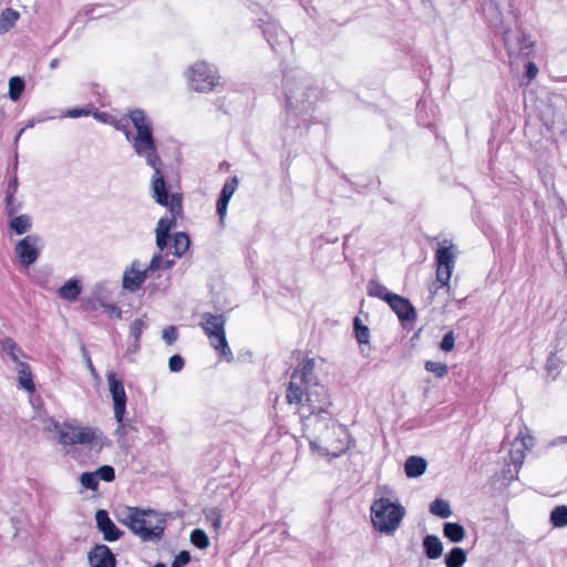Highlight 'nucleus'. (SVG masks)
<instances>
[{
    "mask_svg": "<svg viewBox=\"0 0 567 567\" xmlns=\"http://www.w3.org/2000/svg\"><path fill=\"white\" fill-rule=\"evenodd\" d=\"M282 93L287 123L292 127L307 125L308 118L321 95L316 80L306 71L291 69L284 73Z\"/></svg>",
    "mask_w": 567,
    "mask_h": 567,
    "instance_id": "nucleus-1",
    "label": "nucleus"
},
{
    "mask_svg": "<svg viewBox=\"0 0 567 567\" xmlns=\"http://www.w3.org/2000/svg\"><path fill=\"white\" fill-rule=\"evenodd\" d=\"M388 305L391 307V309L398 315L400 320H412L415 317L414 308L412 307L411 302L396 295L393 293L388 297Z\"/></svg>",
    "mask_w": 567,
    "mask_h": 567,
    "instance_id": "nucleus-20",
    "label": "nucleus"
},
{
    "mask_svg": "<svg viewBox=\"0 0 567 567\" xmlns=\"http://www.w3.org/2000/svg\"><path fill=\"white\" fill-rule=\"evenodd\" d=\"M20 18V13L12 9L7 8L0 13V34L7 33L11 28L14 27Z\"/></svg>",
    "mask_w": 567,
    "mask_h": 567,
    "instance_id": "nucleus-25",
    "label": "nucleus"
},
{
    "mask_svg": "<svg viewBox=\"0 0 567 567\" xmlns=\"http://www.w3.org/2000/svg\"><path fill=\"white\" fill-rule=\"evenodd\" d=\"M228 203H229V200L220 198V197L217 200L216 210H217V214L219 216V220L221 224L224 223V218L227 213Z\"/></svg>",
    "mask_w": 567,
    "mask_h": 567,
    "instance_id": "nucleus-54",
    "label": "nucleus"
},
{
    "mask_svg": "<svg viewBox=\"0 0 567 567\" xmlns=\"http://www.w3.org/2000/svg\"><path fill=\"white\" fill-rule=\"evenodd\" d=\"M41 248V238L38 235H28L16 245L14 252L19 262L24 267H29L39 258Z\"/></svg>",
    "mask_w": 567,
    "mask_h": 567,
    "instance_id": "nucleus-12",
    "label": "nucleus"
},
{
    "mask_svg": "<svg viewBox=\"0 0 567 567\" xmlns=\"http://www.w3.org/2000/svg\"><path fill=\"white\" fill-rule=\"evenodd\" d=\"M99 302H100V306L104 308V311L110 317L121 318L122 311H121V309L116 305H114V303H105L103 301H99Z\"/></svg>",
    "mask_w": 567,
    "mask_h": 567,
    "instance_id": "nucleus-52",
    "label": "nucleus"
},
{
    "mask_svg": "<svg viewBox=\"0 0 567 567\" xmlns=\"http://www.w3.org/2000/svg\"><path fill=\"white\" fill-rule=\"evenodd\" d=\"M128 117L135 128V133L130 130L127 124L121 121L112 122L114 128L125 135L126 141L138 157L143 158L145 163L154 164L157 159V144L153 134L151 118L141 109L130 111Z\"/></svg>",
    "mask_w": 567,
    "mask_h": 567,
    "instance_id": "nucleus-3",
    "label": "nucleus"
},
{
    "mask_svg": "<svg viewBox=\"0 0 567 567\" xmlns=\"http://www.w3.org/2000/svg\"><path fill=\"white\" fill-rule=\"evenodd\" d=\"M190 561V555L187 550H182L179 554L174 558L171 567H183L187 565Z\"/></svg>",
    "mask_w": 567,
    "mask_h": 567,
    "instance_id": "nucleus-50",
    "label": "nucleus"
},
{
    "mask_svg": "<svg viewBox=\"0 0 567 567\" xmlns=\"http://www.w3.org/2000/svg\"><path fill=\"white\" fill-rule=\"evenodd\" d=\"M124 429H125L124 423H123V422H122V423H118V427L116 429L115 433H116L117 435L123 436V435L125 434V430H124Z\"/></svg>",
    "mask_w": 567,
    "mask_h": 567,
    "instance_id": "nucleus-62",
    "label": "nucleus"
},
{
    "mask_svg": "<svg viewBox=\"0 0 567 567\" xmlns=\"http://www.w3.org/2000/svg\"><path fill=\"white\" fill-rule=\"evenodd\" d=\"M25 87L24 81L20 76H12L9 80V97L12 101H18Z\"/></svg>",
    "mask_w": 567,
    "mask_h": 567,
    "instance_id": "nucleus-33",
    "label": "nucleus"
},
{
    "mask_svg": "<svg viewBox=\"0 0 567 567\" xmlns=\"http://www.w3.org/2000/svg\"><path fill=\"white\" fill-rule=\"evenodd\" d=\"M17 370L20 385L29 392L35 390L30 365L25 362H18Z\"/></svg>",
    "mask_w": 567,
    "mask_h": 567,
    "instance_id": "nucleus-24",
    "label": "nucleus"
},
{
    "mask_svg": "<svg viewBox=\"0 0 567 567\" xmlns=\"http://www.w3.org/2000/svg\"><path fill=\"white\" fill-rule=\"evenodd\" d=\"M190 542L199 549H206L209 546V538L207 534L200 528H196L192 532Z\"/></svg>",
    "mask_w": 567,
    "mask_h": 567,
    "instance_id": "nucleus-36",
    "label": "nucleus"
},
{
    "mask_svg": "<svg viewBox=\"0 0 567 567\" xmlns=\"http://www.w3.org/2000/svg\"><path fill=\"white\" fill-rule=\"evenodd\" d=\"M435 251L436 280L440 287L450 289V279L456 262V246L449 240Z\"/></svg>",
    "mask_w": 567,
    "mask_h": 567,
    "instance_id": "nucleus-10",
    "label": "nucleus"
},
{
    "mask_svg": "<svg viewBox=\"0 0 567 567\" xmlns=\"http://www.w3.org/2000/svg\"><path fill=\"white\" fill-rule=\"evenodd\" d=\"M189 244H190V240L186 233H184V231L176 233L174 236V243H173L174 255L176 257H182L189 248Z\"/></svg>",
    "mask_w": 567,
    "mask_h": 567,
    "instance_id": "nucleus-32",
    "label": "nucleus"
},
{
    "mask_svg": "<svg viewBox=\"0 0 567 567\" xmlns=\"http://www.w3.org/2000/svg\"><path fill=\"white\" fill-rule=\"evenodd\" d=\"M454 342H455L454 333H453V331H449L444 334V337L440 343V348H441V350H443L445 352H450L454 348Z\"/></svg>",
    "mask_w": 567,
    "mask_h": 567,
    "instance_id": "nucleus-48",
    "label": "nucleus"
},
{
    "mask_svg": "<svg viewBox=\"0 0 567 567\" xmlns=\"http://www.w3.org/2000/svg\"><path fill=\"white\" fill-rule=\"evenodd\" d=\"M205 517L208 522H210L212 524V527L218 532L221 527V509L218 508V507H212V508H208L206 509L205 512Z\"/></svg>",
    "mask_w": 567,
    "mask_h": 567,
    "instance_id": "nucleus-37",
    "label": "nucleus"
},
{
    "mask_svg": "<svg viewBox=\"0 0 567 567\" xmlns=\"http://www.w3.org/2000/svg\"><path fill=\"white\" fill-rule=\"evenodd\" d=\"M185 364L184 359L179 354H174L168 360V368L172 372H179Z\"/></svg>",
    "mask_w": 567,
    "mask_h": 567,
    "instance_id": "nucleus-49",
    "label": "nucleus"
},
{
    "mask_svg": "<svg viewBox=\"0 0 567 567\" xmlns=\"http://www.w3.org/2000/svg\"><path fill=\"white\" fill-rule=\"evenodd\" d=\"M295 404L299 405L298 412L302 419H308L311 415L331 416L328 413V409L331 405L330 395L328 390L318 382L303 386L301 403Z\"/></svg>",
    "mask_w": 567,
    "mask_h": 567,
    "instance_id": "nucleus-7",
    "label": "nucleus"
},
{
    "mask_svg": "<svg viewBox=\"0 0 567 567\" xmlns=\"http://www.w3.org/2000/svg\"><path fill=\"white\" fill-rule=\"evenodd\" d=\"M91 567H115L116 559L106 545H95L87 555Z\"/></svg>",
    "mask_w": 567,
    "mask_h": 567,
    "instance_id": "nucleus-18",
    "label": "nucleus"
},
{
    "mask_svg": "<svg viewBox=\"0 0 567 567\" xmlns=\"http://www.w3.org/2000/svg\"><path fill=\"white\" fill-rule=\"evenodd\" d=\"M140 350V341H135V339H133V342L132 344L127 348V351L126 353L130 354V353H136L138 352Z\"/></svg>",
    "mask_w": 567,
    "mask_h": 567,
    "instance_id": "nucleus-59",
    "label": "nucleus"
},
{
    "mask_svg": "<svg viewBox=\"0 0 567 567\" xmlns=\"http://www.w3.org/2000/svg\"><path fill=\"white\" fill-rule=\"evenodd\" d=\"M370 511L373 527L385 535H393L405 516V508L386 497L375 499Z\"/></svg>",
    "mask_w": 567,
    "mask_h": 567,
    "instance_id": "nucleus-5",
    "label": "nucleus"
},
{
    "mask_svg": "<svg viewBox=\"0 0 567 567\" xmlns=\"http://www.w3.org/2000/svg\"><path fill=\"white\" fill-rule=\"evenodd\" d=\"M174 265V260L164 258V269H169Z\"/></svg>",
    "mask_w": 567,
    "mask_h": 567,
    "instance_id": "nucleus-64",
    "label": "nucleus"
},
{
    "mask_svg": "<svg viewBox=\"0 0 567 567\" xmlns=\"http://www.w3.org/2000/svg\"><path fill=\"white\" fill-rule=\"evenodd\" d=\"M355 338L360 344H368L370 340V331L367 326H364L360 318L355 317L353 321Z\"/></svg>",
    "mask_w": 567,
    "mask_h": 567,
    "instance_id": "nucleus-35",
    "label": "nucleus"
},
{
    "mask_svg": "<svg viewBox=\"0 0 567 567\" xmlns=\"http://www.w3.org/2000/svg\"><path fill=\"white\" fill-rule=\"evenodd\" d=\"M0 344H1V350L2 352H4L6 354H8L10 357V359L18 364V362H21L19 360V358L23 354L21 348L17 344V342L7 337V338H3L1 339L0 341Z\"/></svg>",
    "mask_w": 567,
    "mask_h": 567,
    "instance_id": "nucleus-26",
    "label": "nucleus"
},
{
    "mask_svg": "<svg viewBox=\"0 0 567 567\" xmlns=\"http://www.w3.org/2000/svg\"><path fill=\"white\" fill-rule=\"evenodd\" d=\"M313 370V359H306L292 372L291 380L286 393V399L289 404L301 403V398L303 396V386L316 382L312 375Z\"/></svg>",
    "mask_w": 567,
    "mask_h": 567,
    "instance_id": "nucleus-9",
    "label": "nucleus"
},
{
    "mask_svg": "<svg viewBox=\"0 0 567 567\" xmlns=\"http://www.w3.org/2000/svg\"><path fill=\"white\" fill-rule=\"evenodd\" d=\"M150 167L154 169V174L152 177V192L153 197L159 205H168V194L166 190V183L164 179V175L162 174L161 167L163 165V162L159 157V154L157 153V159L152 163H146Z\"/></svg>",
    "mask_w": 567,
    "mask_h": 567,
    "instance_id": "nucleus-16",
    "label": "nucleus"
},
{
    "mask_svg": "<svg viewBox=\"0 0 567 567\" xmlns=\"http://www.w3.org/2000/svg\"><path fill=\"white\" fill-rule=\"evenodd\" d=\"M80 482H81L82 486L87 489H91V491L97 489L99 481H97L95 472L82 473L80 476Z\"/></svg>",
    "mask_w": 567,
    "mask_h": 567,
    "instance_id": "nucleus-40",
    "label": "nucleus"
},
{
    "mask_svg": "<svg viewBox=\"0 0 567 567\" xmlns=\"http://www.w3.org/2000/svg\"><path fill=\"white\" fill-rule=\"evenodd\" d=\"M443 534L453 543H460L465 537V529L458 523H445Z\"/></svg>",
    "mask_w": 567,
    "mask_h": 567,
    "instance_id": "nucleus-28",
    "label": "nucleus"
},
{
    "mask_svg": "<svg viewBox=\"0 0 567 567\" xmlns=\"http://www.w3.org/2000/svg\"><path fill=\"white\" fill-rule=\"evenodd\" d=\"M226 318L224 315L205 312L202 315L200 327L208 337L210 344L218 354L228 362L233 361V352L227 343L225 333Z\"/></svg>",
    "mask_w": 567,
    "mask_h": 567,
    "instance_id": "nucleus-8",
    "label": "nucleus"
},
{
    "mask_svg": "<svg viewBox=\"0 0 567 567\" xmlns=\"http://www.w3.org/2000/svg\"><path fill=\"white\" fill-rule=\"evenodd\" d=\"M97 481L113 482L115 480V471L110 465H103L95 471Z\"/></svg>",
    "mask_w": 567,
    "mask_h": 567,
    "instance_id": "nucleus-45",
    "label": "nucleus"
},
{
    "mask_svg": "<svg viewBox=\"0 0 567 567\" xmlns=\"http://www.w3.org/2000/svg\"><path fill=\"white\" fill-rule=\"evenodd\" d=\"M147 324L143 319H135L130 327V336L140 341L143 330L146 329Z\"/></svg>",
    "mask_w": 567,
    "mask_h": 567,
    "instance_id": "nucleus-44",
    "label": "nucleus"
},
{
    "mask_svg": "<svg viewBox=\"0 0 567 567\" xmlns=\"http://www.w3.org/2000/svg\"><path fill=\"white\" fill-rule=\"evenodd\" d=\"M262 32L268 43L276 51L290 43V38L287 32L275 22H266Z\"/></svg>",
    "mask_w": 567,
    "mask_h": 567,
    "instance_id": "nucleus-19",
    "label": "nucleus"
},
{
    "mask_svg": "<svg viewBox=\"0 0 567 567\" xmlns=\"http://www.w3.org/2000/svg\"><path fill=\"white\" fill-rule=\"evenodd\" d=\"M4 202H6L7 215L9 217H13L19 212V209L21 208V204L20 203H16L14 196L10 197V200L8 199V197H6Z\"/></svg>",
    "mask_w": 567,
    "mask_h": 567,
    "instance_id": "nucleus-51",
    "label": "nucleus"
},
{
    "mask_svg": "<svg viewBox=\"0 0 567 567\" xmlns=\"http://www.w3.org/2000/svg\"><path fill=\"white\" fill-rule=\"evenodd\" d=\"M424 368L427 372L433 373L436 378L440 379L444 378L449 372L447 365L442 362L426 361Z\"/></svg>",
    "mask_w": 567,
    "mask_h": 567,
    "instance_id": "nucleus-39",
    "label": "nucleus"
},
{
    "mask_svg": "<svg viewBox=\"0 0 567 567\" xmlns=\"http://www.w3.org/2000/svg\"><path fill=\"white\" fill-rule=\"evenodd\" d=\"M110 392L114 403V416L117 423H122L124 420V413L126 409V393L124 390L123 382L116 378L115 372H109L106 374Z\"/></svg>",
    "mask_w": 567,
    "mask_h": 567,
    "instance_id": "nucleus-14",
    "label": "nucleus"
},
{
    "mask_svg": "<svg viewBox=\"0 0 567 567\" xmlns=\"http://www.w3.org/2000/svg\"><path fill=\"white\" fill-rule=\"evenodd\" d=\"M169 208L171 216L169 218H174V221H176V218L182 214L183 206H182V198L178 194H172L171 197H168V205H166Z\"/></svg>",
    "mask_w": 567,
    "mask_h": 567,
    "instance_id": "nucleus-38",
    "label": "nucleus"
},
{
    "mask_svg": "<svg viewBox=\"0 0 567 567\" xmlns=\"http://www.w3.org/2000/svg\"><path fill=\"white\" fill-rule=\"evenodd\" d=\"M306 431L311 450L318 451L321 455L337 457L349 446L347 427L331 416H317L306 424Z\"/></svg>",
    "mask_w": 567,
    "mask_h": 567,
    "instance_id": "nucleus-2",
    "label": "nucleus"
},
{
    "mask_svg": "<svg viewBox=\"0 0 567 567\" xmlns=\"http://www.w3.org/2000/svg\"><path fill=\"white\" fill-rule=\"evenodd\" d=\"M162 338L167 344H173L178 338L177 328L175 326L166 327L163 330Z\"/></svg>",
    "mask_w": 567,
    "mask_h": 567,
    "instance_id": "nucleus-46",
    "label": "nucleus"
},
{
    "mask_svg": "<svg viewBox=\"0 0 567 567\" xmlns=\"http://www.w3.org/2000/svg\"><path fill=\"white\" fill-rule=\"evenodd\" d=\"M175 223L176 221H174V218L164 216L158 220L155 233L169 236V230L175 226Z\"/></svg>",
    "mask_w": 567,
    "mask_h": 567,
    "instance_id": "nucleus-43",
    "label": "nucleus"
},
{
    "mask_svg": "<svg viewBox=\"0 0 567 567\" xmlns=\"http://www.w3.org/2000/svg\"><path fill=\"white\" fill-rule=\"evenodd\" d=\"M54 429L59 433V443L63 445L81 444L101 450L106 441V437L97 427L80 426L72 423H54Z\"/></svg>",
    "mask_w": 567,
    "mask_h": 567,
    "instance_id": "nucleus-6",
    "label": "nucleus"
},
{
    "mask_svg": "<svg viewBox=\"0 0 567 567\" xmlns=\"http://www.w3.org/2000/svg\"><path fill=\"white\" fill-rule=\"evenodd\" d=\"M120 522L138 536L142 542H158L162 539L166 520L157 512L127 506L121 512Z\"/></svg>",
    "mask_w": 567,
    "mask_h": 567,
    "instance_id": "nucleus-4",
    "label": "nucleus"
},
{
    "mask_svg": "<svg viewBox=\"0 0 567 567\" xmlns=\"http://www.w3.org/2000/svg\"><path fill=\"white\" fill-rule=\"evenodd\" d=\"M466 561V551L461 547H453L445 555L446 567H462Z\"/></svg>",
    "mask_w": 567,
    "mask_h": 567,
    "instance_id": "nucleus-29",
    "label": "nucleus"
},
{
    "mask_svg": "<svg viewBox=\"0 0 567 567\" xmlns=\"http://www.w3.org/2000/svg\"><path fill=\"white\" fill-rule=\"evenodd\" d=\"M368 295L388 301V297L393 293L388 291V289L379 281L371 280L368 284Z\"/></svg>",
    "mask_w": 567,
    "mask_h": 567,
    "instance_id": "nucleus-34",
    "label": "nucleus"
},
{
    "mask_svg": "<svg viewBox=\"0 0 567 567\" xmlns=\"http://www.w3.org/2000/svg\"><path fill=\"white\" fill-rule=\"evenodd\" d=\"M550 524L556 528H563L567 526V506L558 505L553 508L549 515Z\"/></svg>",
    "mask_w": 567,
    "mask_h": 567,
    "instance_id": "nucleus-30",
    "label": "nucleus"
},
{
    "mask_svg": "<svg viewBox=\"0 0 567 567\" xmlns=\"http://www.w3.org/2000/svg\"><path fill=\"white\" fill-rule=\"evenodd\" d=\"M427 463L421 456H410L404 464L405 475L408 477H419L426 470Z\"/></svg>",
    "mask_w": 567,
    "mask_h": 567,
    "instance_id": "nucleus-21",
    "label": "nucleus"
},
{
    "mask_svg": "<svg viewBox=\"0 0 567 567\" xmlns=\"http://www.w3.org/2000/svg\"><path fill=\"white\" fill-rule=\"evenodd\" d=\"M85 357H86L87 368L91 370V372H92V373H94V372H95V369H94V367H93V363H92V361H91L90 357H89L86 353H85Z\"/></svg>",
    "mask_w": 567,
    "mask_h": 567,
    "instance_id": "nucleus-63",
    "label": "nucleus"
},
{
    "mask_svg": "<svg viewBox=\"0 0 567 567\" xmlns=\"http://www.w3.org/2000/svg\"><path fill=\"white\" fill-rule=\"evenodd\" d=\"M213 66L205 62L195 63L188 71L189 85L197 92L212 91L217 82Z\"/></svg>",
    "mask_w": 567,
    "mask_h": 567,
    "instance_id": "nucleus-11",
    "label": "nucleus"
},
{
    "mask_svg": "<svg viewBox=\"0 0 567 567\" xmlns=\"http://www.w3.org/2000/svg\"><path fill=\"white\" fill-rule=\"evenodd\" d=\"M95 7H84L79 13L78 16H84V17H89L93 11H94Z\"/></svg>",
    "mask_w": 567,
    "mask_h": 567,
    "instance_id": "nucleus-60",
    "label": "nucleus"
},
{
    "mask_svg": "<svg viewBox=\"0 0 567 567\" xmlns=\"http://www.w3.org/2000/svg\"><path fill=\"white\" fill-rule=\"evenodd\" d=\"M504 42L508 55H529L533 49V42L530 39L520 30H507L504 32Z\"/></svg>",
    "mask_w": 567,
    "mask_h": 567,
    "instance_id": "nucleus-13",
    "label": "nucleus"
},
{
    "mask_svg": "<svg viewBox=\"0 0 567 567\" xmlns=\"http://www.w3.org/2000/svg\"><path fill=\"white\" fill-rule=\"evenodd\" d=\"M86 310H95L96 309V301L94 300H87L86 305L84 306Z\"/></svg>",
    "mask_w": 567,
    "mask_h": 567,
    "instance_id": "nucleus-61",
    "label": "nucleus"
},
{
    "mask_svg": "<svg viewBox=\"0 0 567 567\" xmlns=\"http://www.w3.org/2000/svg\"><path fill=\"white\" fill-rule=\"evenodd\" d=\"M89 114H90V110L74 107V109L66 110L64 116H69V117L75 118V117L87 116Z\"/></svg>",
    "mask_w": 567,
    "mask_h": 567,
    "instance_id": "nucleus-56",
    "label": "nucleus"
},
{
    "mask_svg": "<svg viewBox=\"0 0 567 567\" xmlns=\"http://www.w3.org/2000/svg\"><path fill=\"white\" fill-rule=\"evenodd\" d=\"M237 186H238V178L236 176H234L224 184L219 197L230 200Z\"/></svg>",
    "mask_w": 567,
    "mask_h": 567,
    "instance_id": "nucleus-42",
    "label": "nucleus"
},
{
    "mask_svg": "<svg viewBox=\"0 0 567 567\" xmlns=\"http://www.w3.org/2000/svg\"><path fill=\"white\" fill-rule=\"evenodd\" d=\"M146 269L150 274L164 269V256L161 252L154 255Z\"/></svg>",
    "mask_w": 567,
    "mask_h": 567,
    "instance_id": "nucleus-47",
    "label": "nucleus"
},
{
    "mask_svg": "<svg viewBox=\"0 0 567 567\" xmlns=\"http://www.w3.org/2000/svg\"><path fill=\"white\" fill-rule=\"evenodd\" d=\"M169 236L167 235H161L156 234V246L158 247L159 251L164 250V248L167 246Z\"/></svg>",
    "mask_w": 567,
    "mask_h": 567,
    "instance_id": "nucleus-57",
    "label": "nucleus"
},
{
    "mask_svg": "<svg viewBox=\"0 0 567 567\" xmlns=\"http://www.w3.org/2000/svg\"><path fill=\"white\" fill-rule=\"evenodd\" d=\"M95 522L105 540L115 542L122 537L123 532L116 527L105 509H99L95 513Z\"/></svg>",
    "mask_w": 567,
    "mask_h": 567,
    "instance_id": "nucleus-17",
    "label": "nucleus"
},
{
    "mask_svg": "<svg viewBox=\"0 0 567 567\" xmlns=\"http://www.w3.org/2000/svg\"><path fill=\"white\" fill-rule=\"evenodd\" d=\"M509 458L516 468L520 467L524 462V452L520 449L512 450L509 452Z\"/></svg>",
    "mask_w": 567,
    "mask_h": 567,
    "instance_id": "nucleus-53",
    "label": "nucleus"
},
{
    "mask_svg": "<svg viewBox=\"0 0 567 567\" xmlns=\"http://www.w3.org/2000/svg\"><path fill=\"white\" fill-rule=\"evenodd\" d=\"M537 73H538V69H537L536 64L534 62H529L527 64L526 76L529 80H533L536 78Z\"/></svg>",
    "mask_w": 567,
    "mask_h": 567,
    "instance_id": "nucleus-58",
    "label": "nucleus"
},
{
    "mask_svg": "<svg viewBox=\"0 0 567 567\" xmlns=\"http://www.w3.org/2000/svg\"><path fill=\"white\" fill-rule=\"evenodd\" d=\"M424 553L430 559H437L442 556L443 545L435 535H427L423 538Z\"/></svg>",
    "mask_w": 567,
    "mask_h": 567,
    "instance_id": "nucleus-22",
    "label": "nucleus"
},
{
    "mask_svg": "<svg viewBox=\"0 0 567 567\" xmlns=\"http://www.w3.org/2000/svg\"><path fill=\"white\" fill-rule=\"evenodd\" d=\"M81 291L82 287L80 282L75 279H70L59 288L58 295L64 300L73 301L80 296Z\"/></svg>",
    "mask_w": 567,
    "mask_h": 567,
    "instance_id": "nucleus-23",
    "label": "nucleus"
},
{
    "mask_svg": "<svg viewBox=\"0 0 567 567\" xmlns=\"http://www.w3.org/2000/svg\"><path fill=\"white\" fill-rule=\"evenodd\" d=\"M31 217L29 215L13 216L9 221V227L18 235L28 233L31 229Z\"/></svg>",
    "mask_w": 567,
    "mask_h": 567,
    "instance_id": "nucleus-27",
    "label": "nucleus"
},
{
    "mask_svg": "<svg viewBox=\"0 0 567 567\" xmlns=\"http://www.w3.org/2000/svg\"><path fill=\"white\" fill-rule=\"evenodd\" d=\"M150 272L146 268L142 269L138 260H134L130 267L124 270L122 286L131 292L137 291L145 282Z\"/></svg>",
    "mask_w": 567,
    "mask_h": 567,
    "instance_id": "nucleus-15",
    "label": "nucleus"
},
{
    "mask_svg": "<svg viewBox=\"0 0 567 567\" xmlns=\"http://www.w3.org/2000/svg\"><path fill=\"white\" fill-rule=\"evenodd\" d=\"M19 182L18 177L14 174V176L9 181L7 189H6V197L10 200V197H13L14 194L18 192Z\"/></svg>",
    "mask_w": 567,
    "mask_h": 567,
    "instance_id": "nucleus-55",
    "label": "nucleus"
},
{
    "mask_svg": "<svg viewBox=\"0 0 567 567\" xmlns=\"http://www.w3.org/2000/svg\"><path fill=\"white\" fill-rule=\"evenodd\" d=\"M430 513L441 518H449L452 509L447 501L437 498L431 503Z\"/></svg>",
    "mask_w": 567,
    "mask_h": 567,
    "instance_id": "nucleus-31",
    "label": "nucleus"
},
{
    "mask_svg": "<svg viewBox=\"0 0 567 567\" xmlns=\"http://www.w3.org/2000/svg\"><path fill=\"white\" fill-rule=\"evenodd\" d=\"M561 361L555 353H550L546 361V370L549 375H551V379L555 380L557 375L559 374V368H560Z\"/></svg>",
    "mask_w": 567,
    "mask_h": 567,
    "instance_id": "nucleus-41",
    "label": "nucleus"
}]
</instances>
